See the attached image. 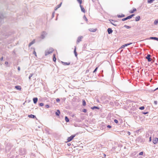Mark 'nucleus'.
Listing matches in <instances>:
<instances>
[{
	"label": "nucleus",
	"instance_id": "obj_1",
	"mask_svg": "<svg viewBox=\"0 0 158 158\" xmlns=\"http://www.w3.org/2000/svg\"><path fill=\"white\" fill-rule=\"evenodd\" d=\"M53 49L52 48H51L49 49L46 50L45 51V55L46 56L52 53L53 51Z\"/></svg>",
	"mask_w": 158,
	"mask_h": 158
},
{
	"label": "nucleus",
	"instance_id": "obj_2",
	"mask_svg": "<svg viewBox=\"0 0 158 158\" xmlns=\"http://www.w3.org/2000/svg\"><path fill=\"white\" fill-rule=\"evenodd\" d=\"M47 33L44 31H43L41 35L40 38L42 39H44L47 35Z\"/></svg>",
	"mask_w": 158,
	"mask_h": 158
},
{
	"label": "nucleus",
	"instance_id": "obj_3",
	"mask_svg": "<svg viewBox=\"0 0 158 158\" xmlns=\"http://www.w3.org/2000/svg\"><path fill=\"white\" fill-rule=\"evenodd\" d=\"M75 135H72L71 136L69 137L67 139V141L68 142H70L71 141L73 138L75 137Z\"/></svg>",
	"mask_w": 158,
	"mask_h": 158
},
{
	"label": "nucleus",
	"instance_id": "obj_4",
	"mask_svg": "<svg viewBox=\"0 0 158 158\" xmlns=\"http://www.w3.org/2000/svg\"><path fill=\"white\" fill-rule=\"evenodd\" d=\"M151 55L150 54H148L147 56L146 57V58L148 59V62H150L152 61V59L150 58Z\"/></svg>",
	"mask_w": 158,
	"mask_h": 158
},
{
	"label": "nucleus",
	"instance_id": "obj_5",
	"mask_svg": "<svg viewBox=\"0 0 158 158\" xmlns=\"http://www.w3.org/2000/svg\"><path fill=\"white\" fill-rule=\"evenodd\" d=\"M158 141V139L157 138L155 137L153 139V142L154 144H156Z\"/></svg>",
	"mask_w": 158,
	"mask_h": 158
},
{
	"label": "nucleus",
	"instance_id": "obj_6",
	"mask_svg": "<svg viewBox=\"0 0 158 158\" xmlns=\"http://www.w3.org/2000/svg\"><path fill=\"white\" fill-rule=\"evenodd\" d=\"M132 44V43H130L127 44H125L124 45H123L122 46H121V48H124V47L127 46L128 45H129Z\"/></svg>",
	"mask_w": 158,
	"mask_h": 158
},
{
	"label": "nucleus",
	"instance_id": "obj_7",
	"mask_svg": "<svg viewBox=\"0 0 158 158\" xmlns=\"http://www.w3.org/2000/svg\"><path fill=\"white\" fill-rule=\"evenodd\" d=\"M83 38V37L82 36H79L77 39V44H78L79 43L80 41H81V39Z\"/></svg>",
	"mask_w": 158,
	"mask_h": 158
},
{
	"label": "nucleus",
	"instance_id": "obj_8",
	"mask_svg": "<svg viewBox=\"0 0 158 158\" xmlns=\"http://www.w3.org/2000/svg\"><path fill=\"white\" fill-rule=\"evenodd\" d=\"M115 22H116V21H114L113 20H110V22L113 25H114L115 26H117V25L114 23Z\"/></svg>",
	"mask_w": 158,
	"mask_h": 158
},
{
	"label": "nucleus",
	"instance_id": "obj_9",
	"mask_svg": "<svg viewBox=\"0 0 158 158\" xmlns=\"http://www.w3.org/2000/svg\"><path fill=\"white\" fill-rule=\"evenodd\" d=\"M80 6L81 7V11L83 12L84 13H85V9L83 7V6L81 4L80 5Z\"/></svg>",
	"mask_w": 158,
	"mask_h": 158
},
{
	"label": "nucleus",
	"instance_id": "obj_10",
	"mask_svg": "<svg viewBox=\"0 0 158 158\" xmlns=\"http://www.w3.org/2000/svg\"><path fill=\"white\" fill-rule=\"evenodd\" d=\"M62 3H60L59 5H58L55 8V10H56L58 8H60L62 5Z\"/></svg>",
	"mask_w": 158,
	"mask_h": 158
},
{
	"label": "nucleus",
	"instance_id": "obj_11",
	"mask_svg": "<svg viewBox=\"0 0 158 158\" xmlns=\"http://www.w3.org/2000/svg\"><path fill=\"white\" fill-rule=\"evenodd\" d=\"M107 32H108V33L109 34H110L112 32H113V31L112 30V29L110 28H108V29H107Z\"/></svg>",
	"mask_w": 158,
	"mask_h": 158
},
{
	"label": "nucleus",
	"instance_id": "obj_12",
	"mask_svg": "<svg viewBox=\"0 0 158 158\" xmlns=\"http://www.w3.org/2000/svg\"><path fill=\"white\" fill-rule=\"evenodd\" d=\"M38 101V98H33V102L35 104L37 103Z\"/></svg>",
	"mask_w": 158,
	"mask_h": 158
},
{
	"label": "nucleus",
	"instance_id": "obj_13",
	"mask_svg": "<svg viewBox=\"0 0 158 158\" xmlns=\"http://www.w3.org/2000/svg\"><path fill=\"white\" fill-rule=\"evenodd\" d=\"M131 19L130 18V15L127 17L125 18H123V19H122V20L123 21H125L128 19Z\"/></svg>",
	"mask_w": 158,
	"mask_h": 158
},
{
	"label": "nucleus",
	"instance_id": "obj_14",
	"mask_svg": "<svg viewBox=\"0 0 158 158\" xmlns=\"http://www.w3.org/2000/svg\"><path fill=\"white\" fill-rule=\"evenodd\" d=\"M35 43V40H34L29 44V45H28L29 47H30V46H31L33 44H34Z\"/></svg>",
	"mask_w": 158,
	"mask_h": 158
},
{
	"label": "nucleus",
	"instance_id": "obj_15",
	"mask_svg": "<svg viewBox=\"0 0 158 158\" xmlns=\"http://www.w3.org/2000/svg\"><path fill=\"white\" fill-rule=\"evenodd\" d=\"M28 117L31 118H34L35 117V116L33 114L28 115Z\"/></svg>",
	"mask_w": 158,
	"mask_h": 158
},
{
	"label": "nucleus",
	"instance_id": "obj_16",
	"mask_svg": "<svg viewBox=\"0 0 158 158\" xmlns=\"http://www.w3.org/2000/svg\"><path fill=\"white\" fill-rule=\"evenodd\" d=\"M61 62L64 65H69L70 64V63L64 62L63 61H61Z\"/></svg>",
	"mask_w": 158,
	"mask_h": 158
},
{
	"label": "nucleus",
	"instance_id": "obj_17",
	"mask_svg": "<svg viewBox=\"0 0 158 158\" xmlns=\"http://www.w3.org/2000/svg\"><path fill=\"white\" fill-rule=\"evenodd\" d=\"M15 88L16 89L19 90H20L21 89V86L19 85L16 86Z\"/></svg>",
	"mask_w": 158,
	"mask_h": 158
},
{
	"label": "nucleus",
	"instance_id": "obj_18",
	"mask_svg": "<svg viewBox=\"0 0 158 158\" xmlns=\"http://www.w3.org/2000/svg\"><path fill=\"white\" fill-rule=\"evenodd\" d=\"M140 19V17L139 16H138L136 17L135 19V20L136 21H139Z\"/></svg>",
	"mask_w": 158,
	"mask_h": 158
},
{
	"label": "nucleus",
	"instance_id": "obj_19",
	"mask_svg": "<svg viewBox=\"0 0 158 158\" xmlns=\"http://www.w3.org/2000/svg\"><path fill=\"white\" fill-rule=\"evenodd\" d=\"M74 53L75 54V56H77V52H76V47H75V49L74 50Z\"/></svg>",
	"mask_w": 158,
	"mask_h": 158
},
{
	"label": "nucleus",
	"instance_id": "obj_20",
	"mask_svg": "<svg viewBox=\"0 0 158 158\" xmlns=\"http://www.w3.org/2000/svg\"><path fill=\"white\" fill-rule=\"evenodd\" d=\"M89 31L91 32H94L96 31V29L90 28L89 29Z\"/></svg>",
	"mask_w": 158,
	"mask_h": 158
},
{
	"label": "nucleus",
	"instance_id": "obj_21",
	"mask_svg": "<svg viewBox=\"0 0 158 158\" xmlns=\"http://www.w3.org/2000/svg\"><path fill=\"white\" fill-rule=\"evenodd\" d=\"M53 61L54 62H56V55L55 54H53Z\"/></svg>",
	"mask_w": 158,
	"mask_h": 158
},
{
	"label": "nucleus",
	"instance_id": "obj_22",
	"mask_svg": "<svg viewBox=\"0 0 158 158\" xmlns=\"http://www.w3.org/2000/svg\"><path fill=\"white\" fill-rule=\"evenodd\" d=\"M60 113V111L59 110H58L56 112V114L57 116H59Z\"/></svg>",
	"mask_w": 158,
	"mask_h": 158
},
{
	"label": "nucleus",
	"instance_id": "obj_23",
	"mask_svg": "<svg viewBox=\"0 0 158 158\" xmlns=\"http://www.w3.org/2000/svg\"><path fill=\"white\" fill-rule=\"evenodd\" d=\"M124 16H125V15H123V14H122L121 15H118V17L119 18L123 17H124Z\"/></svg>",
	"mask_w": 158,
	"mask_h": 158
},
{
	"label": "nucleus",
	"instance_id": "obj_24",
	"mask_svg": "<svg viewBox=\"0 0 158 158\" xmlns=\"http://www.w3.org/2000/svg\"><path fill=\"white\" fill-rule=\"evenodd\" d=\"M154 0H148V2L149 3H152Z\"/></svg>",
	"mask_w": 158,
	"mask_h": 158
},
{
	"label": "nucleus",
	"instance_id": "obj_25",
	"mask_svg": "<svg viewBox=\"0 0 158 158\" xmlns=\"http://www.w3.org/2000/svg\"><path fill=\"white\" fill-rule=\"evenodd\" d=\"M82 105L84 106H85L86 105V102L84 100H82Z\"/></svg>",
	"mask_w": 158,
	"mask_h": 158
},
{
	"label": "nucleus",
	"instance_id": "obj_26",
	"mask_svg": "<svg viewBox=\"0 0 158 158\" xmlns=\"http://www.w3.org/2000/svg\"><path fill=\"white\" fill-rule=\"evenodd\" d=\"M65 119L67 122H68L69 121V118L67 116L65 117Z\"/></svg>",
	"mask_w": 158,
	"mask_h": 158
},
{
	"label": "nucleus",
	"instance_id": "obj_27",
	"mask_svg": "<svg viewBox=\"0 0 158 158\" xmlns=\"http://www.w3.org/2000/svg\"><path fill=\"white\" fill-rule=\"evenodd\" d=\"M33 73H31L29 77V80H31V77L33 76Z\"/></svg>",
	"mask_w": 158,
	"mask_h": 158
},
{
	"label": "nucleus",
	"instance_id": "obj_28",
	"mask_svg": "<svg viewBox=\"0 0 158 158\" xmlns=\"http://www.w3.org/2000/svg\"><path fill=\"white\" fill-rule=\"evenodd\" d=\"M136 10V9L135 8L134 9H133L132 10H131L130 11V12L131 13H133Z\"/></svg>",
	"mask_w": 158,
	"mask_h": 158
},
{
	"label": "nucleus",
	"instance_id": "obj_29",
	"mask_svg": "<svg viewBox=\"0 0 158 158\" xmlns=\"http://www.w3.org/2000/svg\"><path fill=\"white\" fill-rule=\"evenodd\" d=\"M158 23V19L156 20L154 22V24L155 25H157Z\"/></svg>",
	"mask_w": 158,
	"mask_h": 158
},
{
	"label": "nucleus",
	"instance_id": "obj_30",
	"mask_svg": "<svg viewBox=\"0 0 158 158\" xmlns=\"http://www.w3.org/2000/svg\"><path fill=\"white\" fill-rule=\"evenodd\" d=\"M124 27L127 29H129V28H131V27H130L129 26H127L126 25H125L124 26Z\"/></svg>",
	"mask_w": 158,
	"mask_h": 158
},
{
	"label": "nucleus",
	"instance_id": "obj_31",
	"mask_svg": "<svg viewBox=\"0 0 158 158\" xmlns=\"http://www.w3.org/2000/svg\"><path fill=\"white\" fill-rule=\"evenodd\" d=\"M156 37H150L149 39L152 40H156Z\"/></svg>",
	"mask_w": 158,
	"mask_h": 158
},
{
	"label": "nucleus",
	"instance_id": "obj_32",
	"mask_svg": "<svg viewBox=\"0 0 158 158\" xmlns=\"http://www.w3.org/2000/svg\"><path fill=\"white\" fill-rule=\"evenodd\" d=\"M92 109L93 110L95 109H99V108L98 107H97V106H94V107H93Z\"/></svg>",
	"mask_w": 158,
	"mask_h": 158
},
{
	"label": "nucleus",
	"instance_id": "obj_33",
	"mask_svg": "<svg viewBox=\"0 0 158 158\" xmlns=\"http://www.w3.org/2000/svg\"><path fill=\"white\" fill-rule=\"evenodd\" d=\"M77 1L81 4L82 2V0H77Z\"/></svg>",
	"mask_w": 158,
	"mask_h": 158
},
{
	"label": "nucleus",
	"instance_id": "obj_34",
	"mask_svg": "<svg viewBox=\"0 0 158 158\" xmlns=\"http://www.w3.org/2000/svg\"><path fill=\"white\" fill-rule=\"evenodd\" d=\"M83 19L86 21H88V19H87V18H86V17H85V15H84V16H83Z\"/></svg>",
	"mask_w": 158,
	"mask_h": 158
},
{
	"label": "nucleus",
	"instance_id": "obj_35",
	"mask_svg": "<svg viewBox=\"0 0 158 158\" xmlns=\"http://www.w3.org/2000/svg\"><path fill=\"white\" fill-rule=\"evenodd\" d=\"M144 107L143 106H141L139 108V109L141 110H143L144 109Z\"/></svg>",
	"mask_w": 158,
	"mask_h": 158
},
{
	"label": "nucleus",
	"instance_id": "obj_36",
	"mask_svg": "<svg viewBox=\"0 0 158 158\" xmlns=\"http://www.w3.org/2000/svg\"><path fill=\"white\" fill-rule=\"evenodd\" d=\"M98 69V67H96L95 69H94V71H93V73H94L97 70V69Z\"/></svg>",
	"mask_w": 158,
	"mask_h": 158
},
{
	"label": "nucleus",
	"instance_id": "obj_37",
	"mask_svg": "<svg viewBox=\"0 0 158 158\" xmlns=\"http://www.w3.org/2000/svg\"><path fill=\"white\" fill-rule=\"evenodd\" d=\"M114 121L115 123H118V120L116 119H114Z\"/></svg>",
	"mask_w": 158,
	"mask_h": 158
},
{
	"label": "nucleus",
	"instance_id": "obj_38",
	"mask_svg": "<svg viewBox=\"0 0 158 158\" xmlns=\"http://www.w3.org/2000/svg\"><path fill=\"white\" fill-rule=\"evenodd\" d=\"M135 15L133 14H132L130 15V18L131 19V18H132V17H133V16H134Z\"/></svg>",
	"mask_w": 158,
	"mask_h": 158
},
{
	"label": "nucleus",
	"instance_id": "obj_39",
	"mask_svg": "<svg viewBox=\"0 0 158 158\" xmlns=\"http://www.w3.org/2000/svg\"><path fill=\"white\" fill-rule=\"evenodd\" d=\"M44 103H40V106H44Z\"/></svg>",
	"mask_w": 158,
	"mask_h": 158
},
{
	"label": "nucleus",
	"instance_id": "obj_40",
	"mask_svg": "<svg viewBox=\"0 0 158 158\" xmlns=\"http://www.w3.org/2000/svg\"><path fill=\"white\" fill-rule=\"evenodd\" d=\"M83 111L85 113L87 111V110L86 109H84L83 110Z\"/></svg>",
	"mask_w": 158,
	"mask_h": 158
},
{
	"label": "nucleus",
	"instance_id": "obj_41",
	"mask_svg": "<svg viewBox=\"0 0 158 158\" xmlns=\"http://www.w3.org/2000/svg\"><path fill=\"white\" fill-rule=\"evenodd\" d=\"M55 15V12H53L52 14V18H53L54 17Z\"/></svg>",
	"mask_w": 158,
	"mask_h": 158
},
{
	"label": "nucleus",
	"instance_id": "obj_42",
	"mask_svg": "<svg viewBox=\"0 0 158 158\" xmlns=\"http://www.w3.org/2000/svg\"><path fill=\"white\" fill-rule=\"evenodd\" d=\"M154 104L155 105H157V101H154Z\"/></svg>",
	"mask_w": 158,
	"mask_h": 158
},
{
	"label": "nucleus",
	"instance_id": "obj_43",
	"mask_svg": "<svg viewBox=\"0 0 158 158\" xmlns=\"http://www.w3.org/2000/svg\"><path fill=\"white\" fill-rule=\"evenodd\" d=\"M45 107L47 108H48L49 107V106L48 105H45Z\"/></svg>",
	"mask_w": 158,
	"mask_h": 158
},
{
	"label": "nucleus",
	"instance_id": "obj_44",
	"mask_svg": "<svg viewBox=\"0 0 158 158\" xmlns=\"http://www.w3.org/2000/svg\"><path fill=\"white\" fill-rule=\"evenodd\" d=\"M56 101L57 102H59L60 101V99L59 98H57L56 99Z\"/></svg>",
	"mask_w": 158,
	"mask_h": 158
},
{
	"label": "nucleus",
	"instance_id": "obj_45",
	"mask_svg": "<svg viewBox=\"0 0 158 158\" xmlns=\"http://www.w3.org/2000/svg\"><path fill=\"white\" fill-rule=\"evenodd\" d=\"M148 113V112H143V114H147Z\"/></svg>",
	"mask_w": 158,
	"mask_h": 158
},
{
	"label": "nucleus",
	"instance_id": "obj_46",
	"mask_svg": "<svg viewBox=\"0 0 158 158\" xmlns=\"http://www.w3.org/2000/svg\"><path fill=\"white\" fill-rule=\"evenodd\" d=\"M143 154V152H141L139 153V155H142Z\"/></svg>",
	"mask_w": 158,
	"mask_h": 158
},
{
	"label": "nucleus",
	"instance_id": "obj_47",
	"mask_svg": "<svg viewBox=\"0 0 158 158\" xmlns=\"http://www.w3.org/2000/svg\"><path fill=\"white\" fill-rule=\"evenodd\" d=\"M33 54H35V56H36V52L35 51H34V52H33Z\"/></svg>",
	"mask_w": 158,
	"mask_h": 158
},
{
	"label": "nucleus",
	"instance_id": "obj_48",
	"mask_svg": "<svg viewBox=\"0 0 158 158\" xmlns=\"http://www.w3.org/2000/svg\"><path fill=\"white\" fill-rule=\"evenodd\" d=\"M107 127H108V128H110L111 127V126L110 125H108L107 126Z\"/></svg>",
	"mask_w": 158,
	"mask_h": 158
},
{
	"label": "nucleus",
	"instance_id": "obj_49",
	"mask_svg": "<svg viewBox=\"0 0 158 158\" xmlns=\"http://www.w3.org/2000/svg\"><path fill=\"white\" fill-rule=\"evenodd\" d=\"M127 133L128 135H130L131 134V133L129 131H127Z\"/></svg>",
	"mask_w": 158,
	"mask_h": 158
},
{
	"label": "nucleus",
	"instance_id": "obj_50",
	"mask_svg": "<svg viewBox=\"0 0 158 158\" xmlns=\"http://www.w3.org/2000/svg\"><path fill=\"white\" fill-rule=\"evenodd\" d=\"M5 64H6V65H7V64H8V62H7V61H6L5 62Z\"/></svg>",
	"mask_w": 158,
	"mask_h": 158
},
{
	"label": "nucleus",
	"instance_id": "obj_51",
	"mask_svg": "<svg viewBox=\"0 0 158 158\" xmlns=\"http://www.w3.org/2000/svg\"><path fill=\"white\" fill-rule=\"evenodd\" d=\"M151 140H152V138H151V137H150L149 138V141H150H150H151Z\"/></svg>",
	"mask_w": 158,
	"mask_h": 158
},
{
	"label": "nucleus",
	"instance_id": "obj_52",
	"mask_svg": "<svg viewBox=\"0 0 158 158\" xmlns=\"http://www.w3.org/2000/svg\"><path fill=\"white\" fill-rule=\"evenodd\" d=\"M18 69L19 71L20 70V68L19 67H18Z\"/></svg>",
	"mask_w": 158,
	"mask_h": 158
},
{
	"label": "nucleus",
	"instance_id": "obj_53",
	"mask_svg": "<svg viewBox=\"0 0 158 158\" xmlns=\"http://www.w3.org/2000/svg\"><path fill=\"white\" fill-rule=\"evenodd\" d=\"M103 156H104V157H106V154H103Z\"/></svg>",
	"mask_w": 158,
	"mask_h": 158
},
{
	"label": "nucleus",
	"instance_id": "obj_54",
	"mask_svg": "<svg viewBox=\"0 0 158 158\" xmlns=\"http://www.w3.org/2000/svg\"><path fill=\"white\" fill-rule=\"evenodd\" d=\"M1 59V60H3V57H1V59Z\"/></svg>",
	"mask_w": 158,
	"mask_h": 158
},
{
	"label": "nucleus",
	"instance_id": "obj_55",
	"mask_svg": "<svg viewBox=\"0 0 158 158\" xmlns=\"http://www.w3.org/2000/svg\"><path fill=\"white\" fill-rule=\"evenodd\" d=\"M156 40H157V41H158V38H157V37H156Z\"/></svg>",
	"mask_w": 158,
	"mask_h": 158
},
{
	"label": "nucleus",
	"instance_id": "obj_56",
	"mask_svg": "<svg viewBox=\"0 0 158 158\" xmlns=\"http://www.w3.org/2000/svg\"><path fill=\"white\" fill-rule=\"evenodd\" d=\"M158 89V88H156V89H155L154 90V91H155V90H157V89Z\"/></svg>",
	"mask_w": 158,
	"mask_h": 158
},
{
	"label": "nucleus",
	"instance_id": "obj_57",
	"mask_svg": "<svg viewBox=\"0 0 158 158\" xmlns=\"http://www.w3.org/2000/svg\"><path fill=\"white\" fill-rule=\"evenodd\" d=\"M68 145L69 146H70V145H71V144H70V143H69V144H68Z\"/></svg>",
	"mask_w": 158,
	"mask_h": 158
},
{
	"label": "nucleus",
	"instance_id": "obj_58",
	"mask_svg": "<svg viewBox=\"0 0 158 158\" xmlns=\"http://www.w3.org/2000/svg\"><path fill=\"white\" fill-rule=\"evenodd\" d=\"M2 18V17H1L0 16V19H1Z\"/></svg>",
	"mask_w": 158,
	"mask_h": 158
},
{
	"label": "nucleus",
	"instance_id": "obj_59",
	"mask_svg": "<svg viewBox=\"0 0 158 158\" xmlns=\"http://www.w3.org/2000/svg\"><path fill=\"white\" fill-rule=\"evenodd\" d=\"M92 0L93 1V0Z\"/></svg>",
	"mask_w": 158,
	"mask_h": 158
}]
</instances>
